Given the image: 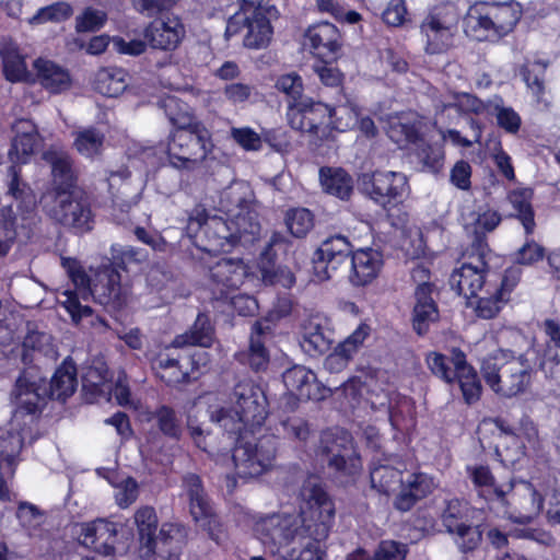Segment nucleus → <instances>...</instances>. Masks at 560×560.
<instances>
[{
    "mask_svg": "<svg viewBox=\"0 0 560 560\" xmlns=\"http://www.w3.org/2000/svg\"><path fill=\"white\" fill-rule=\"evenodd\" d=\"M226 301H230L233 311L240 316H254L258 311L257 300L247 294L233 293Z\"/></svg>",
    "mask_w": 560,
    "mask_h": 560,
    "instance_id": "obj_64",
    "label": "nucleus"
},
{
    "mask_svg": "<svg viewBox=\"0 0 560 560\" xmlns=\"http://www.w3.org/2000/svg\"><path fill=\"white\" fill-rule=\"evenodd\" d=\"M427 363L436 377L447 384H457L467 405H474L481 398L482 385L476 369L468 363L466 353L460 348H452L451 355L432 351L427 355Z\"/></svg>",
    "mask_w": 560,
    "mask_h": 560,
    "instance_id": "obj_8",
    "label": "nucleus"
},
{
    "mask_svg": "<svg viewBox=\"0 0 560 560\" xmlns=\"http://www.w3.org/2000/svg\"><path fill=\"white\" fill-rule=\"evenodd\" d=\"M350 258L349 280L355 287L370 284L377 278L383 267V255L373 248L352 250V245L346 236L335 235L325 240L312 257L313 275L318 281L332 277L338 268Z\"/></svg>",
    "mask_w": 560,
    "mask_h": 560,
    "instance_id": "obj_4",
    "label": "nucleus"
},
{
    "mask_svg": "<svg viewBox=\"0 0 560 560\" xmlns=\"http://www.w3.org/2000/svg\"><path fill=\"white\" fill-rule=\"evenodd\" d=\"M289 233L295 238H304L313 230L315 218L306 208H290L284 215Z\"/></svg>",
    "mask_w": 560,
    "mask_h": 560,
    "instance_id": "obj_43",
    "label": "nucleus"
},
{
    "mask_svg": "<svg viewBox=\"0 0 560 560\" xmlns=\"http://www.w3.org/2000/svg\"><path fill=\"white\" fill-rule=\"evenodd\" d=\"M471 506L464 499L453 498L445 502L441 520L450 534H454L462 527L470 524Z\"/></svg>",
    "mask_w": 560,
    "mask_h": 560,
    "instance_id": "obj_40",
    "label": "nucleus"
},
{
    "mask_svg": "<svg viewBox=\"0 0 560 560\" xmlns=\"http://www.w3.org/2000/svg\"><path fill=\"white\" fill-rule=\"evenodd\" d=\"M549 62L540 59L526 60L520 67V75L535 100L540 103L546 94V73Z\"/></svg>",
    "mask_w": 560,
    "mask_h": 560,
    "instance_id": "obj_39",
    "label": "nucleus"
},
{
    "mask_svg": "<svg viewBox=\"0 0 560 560\" xmlns=\"http://www.w3.org/2000/svg\"><path fill=\"white\" fill-rule=\"evenodd\" d=\"M464 31L468 37L478 42L498 39L489 1H476L468 8L464 18Z\"/></svg>",
    "mask_w": 560,
    "mask_h": 560,
    "instance_id": "obj_28",
    "label": "nucleus"
},
{
    "mask_svg": "<svg viewBox=\"0 0 560 560\" xmlns=\"http://www.w3.org/2000/svg\"><path fill=\"white\" fill-rule=\"evenodd\" d=\"M319 451L328 457V466L346 476H354L362 468L361 457L355 453L352 436L343 429H327L322 432Z\"/></svg>",
    "mask_w": 560,
    "mask_h": 560,
    "instance_id": "obj_14",
    "label": "nucleus"
},
{
    "mask_svg": "<svg viewBox=\"0 0 560 560\" xmlns=\"http://www.w3.org/2000/svg\"><path fill=\"white\" fill-rule=\"evenodd\" d=\"M33 68L36 81L50 94H61L72 86L70 71L52 60L39 57L34 61Z\"/></svg>",
    "mask_w": 560,
    "mask_h": 560,
    "instance_id": "obj_27",
    "label": "nucleus"
},
{
    "mask_svg": "<svg viewBox=\"0 0 560 560\" xmlns=\"http://www.w3.org/2000/svg\"><path fill=\"white\" fill-rule=\"evenodd\" d=\"M319 182L324 192L340 200L348 201L353 194V179L342 167L322 166Z\"/></svg>",
    "mask_w": 560,
    "mask_h": 560,
    "instance_id": "obj_33",
    "label": "nucleus"
},
{
    "mask_svg": "<svg viewBox=\"0 0 560 560\" xmlns=\"http://www.w3.org/2000/svg\"><path fill=\"white\" fill-rule=\"evenodd\" d=\"M183 487L189 499V509L194 521L208 533L212 540L219 544L223 533L222 524L209 502L200 476L197 474L186 475L183 479Z\"/></svg>",
    "mask_w": 560,
    "mask_h": 560,
    "instance_id": "obj_16",
    "label": "nucleus"
},
{
    "mask_svg": "<svg viewBox=\"0 0 560 560\" xmlns=\"http://www.w3.org/2000/svg\"><path fill=\"white\" fill-rule=\"evenodd\" d=\"M408 545L396 540H381L374 556L368 560H406Z\"/></svg>",
    "mask_w": 560,
    "mask_h": 560,
    "instance_id": "obj_53",
    "label": "nucleus"
},
{
    "mask_svg": "<svg viewBox=\"0 0 560 560\" xmlns=\"http://www.w3.org/2000/svg\"><path fill=\"white\" fill-rule=\"evenodd\" d=\"M209 268L210 290L217 301L225 302L252 275L242 258H221Z\"/></svg>",
    "mask_w": 560,
    "mask_h": 560,
    "instance_id": "obj_17",
    "label": "nucleus"
},
{
    "mask_svg": "<svg viewBox=\"0 0 560 560\" xmlns=\"http://www.w3.org/2000/svg\"><path fill=\"white\" fill-rule=\"evenodd\" d=\"M95 303L112 314L120 312L127 305V294L121 287V275L114 267H101L90 289Z\"/></svg>",
    "mask_w": 560,
    "mask_h": 560,
    "instance_id": "obj_21",
    "label": "nucleus"
},
{
    "mask_svg": "<svg viewBox=\"0 0 560 560\" xmlns=\"http://www.w3.org/2000/svg\"><path fill=\"white\" fill-rule=\"evenodd\" d=\"M471 172V166L467 161H457L451 170V183L460 190L470 189Z\"/></svg>",
    "mask_w": 560,
    "mask_h": 560,
    "instance_id": "obj_63",
    "label": "nucleus"
},
{
    "mask_svg": "<svg viewBox=\"0 0 560 560\" xmlns=\"http://www.w3.org/2000/svg\"><path fill=\"white\" fill-rule=\"evenodd\" d=\"M276 89L285 94L289 103H299L306 96L303 94L304 85L300 74L292 72L280 75L276 81Z\"/></svg>",
    "mask_w": 560,
    "mask_h": 560,
    "instance_id": "obj_51",
    "label": "nucleus"
},
{
    "mask_svg": "<svg viewBox=\"0 0 560 560\" xmlns=\"http://www.w3.org/2000/svg\"><path fill=\"white\" fill-rule=\"evenodd\" d=\"M3 74L4 78L12 83L22 81L26 74V65L24 59L19 55L4 56Z\"/></svg>",
    "mask_w": 560,
    "mask_h": 560,
    "instance_id": "obj_59",
    "label": "nucleus"
},
{
    "mask_svg": "<svg viewBox=\"0 0 560 560\" xmlns=\"http://www.w3.org/2000/svg\"><path fill=\"white\" fill-rule=\"evenodd\" d=\"M241 221L244 218L237 215V228L232 231L228 221L218 215L211 217L205 205L197 203L188 214L186 232L198 252L214 257L235 247L243 233L254 234L259 230L257 222H249V228H246Z\"/></svg>",
    "mask_w": 560,
    "mask_h": 560,
    "instance_id": "obj_5",
    "label": "nucleus"
},
{
    "mask_svg": "<svg viewBox=\"0 0 560 560\" xmlns=\"http://www.w3.org/2000/svg\"><path fill=\"white\" fill-rule=\"evenodd\" d=\"M38 144V132L33 126L31 130L18 132L9 150L10 160L13 165L9 167L11 180L9 184V194L18 201V209L22 214L31 213L35 210L37 201L36 196L28 184L21 179V170L16 164H25L34 154Z\"/></svg>",
    "mask_w": 560,
    "mask_h": 560,
    "instance_id": "obj_11",
    "label": "nucleus"
},
{
    "mask_svg": "<svg viewBox=\"0 0 560 560\" xmlns=\"http://www.w3.org/2000/svg\"><path fill=\"white\" fill-rule=\"evenodd\" d=\"M289 240L279 231L272 232L266 247L260 254V258L264 262L273 266L277 260V250H285L289 246Z\"/></svg>",
    "mask_w": 560,
    "mask_h": 560,
    "instance_id": "obj_62",
    "label": "nucleus"
},
{
    "mask_svg": "<svg viewBox=\"0 0 560 560\" xmlns=\"http://www.w3.org/2000/svg\"><path fill=\"white\" fill-rule=\"evenodd\" d=\"M332 63L316 60L313 70L325 86L342 88L345 75L337 67H332Z\"/></svg>",
    "mask_w": 560,
    "mask_h": 560,
    "instance_id": "obj_54",
    "label": "nucleus"
},
{
    "mask_svg": "<svg viewBox=\"0 0 560 560\" xmlns=\"http://www.w3.org/2000/svg\"><path fill=\"white\" fill-rule=\"evenodd\" d=\"M164 113L172 125V129L191 127L197 118L192 107L176 96H167L162 101Z\"/></svg>",
    "mask_w": 560,
    "mask_h": 560,
    "instance_id": "obj_41",
    "label": "nucleus"
},
{
    "mask_svg": "<svg viewBox=\"0 0 560 560\" xmlns=\"http://www.w3.org/2000/svg\"><path fill=\"white\" fill-rule=\"evenodd\" d=\"M287 389L302 400L319 401L326 397L328 389L323 386L311 370L303 365H294L282 375Z\"/></svg>",
    "mask_w": 560,
    "mask_h": 560,
    "instance_id": "obj_24",
    "label": "nucleus"
},
{
    "mask_svg": "<svg viewBox=\"0 0 560 560\" xmlns=\"http://www.w3.org/2000/svg\"><path fill=\"white\" fill-rule=\"evenodd\" d=\"M127 77L128 73L122 68H101L95 74L94 89L106 97H117L121 95L128 86Z\"/></svg>",
    "mask_w": 560,
    "mask_h": 560,
    "instance_id": "obj_38",
    "label": "nucleus"
},
{
    "mask_svg": "<svg viewBox=\"0 0 560 560\" xmlns=\"http://www.w3.org/2000/svg\"><path fill=\"white\" fill-rule=\"evenodd\" d=\"M361 185L362 191L374 203L389 213L404 202V196L408 189V179L400 172L376 170L371 174H364Z\"/></svg>",
    "mask_w": 560,
    "mask_h": 560,
    "instance_id": "obj_13",
    "label": "nucleus"
},
{
    "mask_svg": "<svg viewBox=\"0 0 560 560\" xmlns=\"http://www.w3.org/2000/svg\"><path fill=\"white\" fill-rule=\"evenodd\" d=\"M78 385L77 366L70 358L55 371L49 384V397L60 401L73 395Z\"/></svg>",
    "mask_w": 560,
    "mask_h": 560,
    "instance_id": "obj_36",
    "label": "nucleus"
},
{
    "mask_svg": "<svg viewBox=\"0 0 560 560\" xmlns=\"http://www.w3.org/2000/svg\"><path fill=\"white\" fill-rule=\"evenodd\" d=\"M43 211L54 221L71 229L75 234H84L94 228V213L89 197L82 191H73L39 201Z\"/></svg>",
    "mask_w": 560,
    "mask_h": 560,
    "instance_id": "obj_12",
    "label": "nucleus"
},
{
    "mask_svg": "<svg viewBox=\"0 0 560 560\" xmlns=\"http://www.w3.org/2000/svg\"><path fill=\"white\" fill-rule=\"evenodd\" d=\"M214 148L212 133L202 121L191 127L171 129L166 154L170 164L177 170H195Z\"/></svg>",
    "mask_w": 560,
    "mask_h": 560,
    "instance_id": "obj_9",
    "label": "nucleus"
},
{
    "mask_svg": "<svg viewBox=\"0 0 560 560\" xmlns=\"http://www.w3.org/2000/svg\"><path fill=\"white\" fill-rule=\"evenodd\" d=\"M155 377L168 387H178L198 378L199 363L190 353L173 339L171 343L151 351L149 357Z\"/></svg>",
    "mask_w": 560,
    "mask_h": 560,
    "instance_id": "obj_10",
    "label": "nucleus"
},
{
    "mask_svg": "<svg viewBox=\"0 0 560 560\" xmlns=\"http://www.w3.org/2000/svg\"><path fill=\"white\" fill-rule=\"evenodd\" d=\"M329 118L327 120L329 137L334 131L345 132L357 127L358 116H360V108L357 105L351 103L336 106L329 105Z\"/></svg>",
    "mask_w": 560,
    "mask_h": 560,
    "instance_id": "obj_42",
    "label": "nucleus"
},
{
    "mask_svg": "<svg viewBox=\"0 0 560 560\" xmlns=\"http://www.w3.org/2000/svg\"><path fill=\"white\" fill-rule=\"evenodd\" d=\"M51 175L52 187L43 194L39 201H49L51 198L77 191V177L67 156H56L51 160Z\"/></svg>",
    "mask_w": 560,
    "mask_h": 560,
    "instance_id": "obj_31",
    "label": "nucleus"
},
{
    "mask_svg": "<svg viewBox=\"0 0 560 560\" xmlns=\"http://www.w3.org/2000/svg\"><path fill=\"white\" fill-rule=\"evenodd\" d=\"M232 138L246 151H258L261 149L262 139L249 127L232 128Z\"/></svg>",
    "mask_w": 560,
    "mask_h": 560,
    "instance_id": "obj_57",
    "label": "nucleus"
},
{
    "mask_svg": "<svg viewBox=\"0 0 560 560\" xmlns=\"http://www.w3.org/2000/svg\"><path fill=\"white\" fill-rule=\"evenodd\" d=\"M118 537V524L105 518L82 523L78 535L85 548L104 557L114 556Z\"/></svg>",
    "mask_w": 560,
    "mask_h": 560,
    "instance_id": "obj_22",
    "label": "nucleus"
},
{
    "mask_svg": "<svg viewBox=\"0 0 560 560\" xmlns=\"http://www.w3.org/2000/svg\"><path fill=\"white\" fill-rule=\"evenodd\" d=\"M534 191L530 188H518L509 195L515 213L513 214L524 228L525 235L530 236L536 229L535 210L532 205Z\"/></svg>",
    "mask_w": 560,
    "mask_h": 560,
    "instance_id": "obj_37",
    "label": "nucleus"
},
{
    "mask_svg": "<svg viewBox=\"0 0 560 560\" xmlns=\"http://www.w3.org/2000/svg\"><path fill=\"white\" fill-rule=\"evenodd\" d=\"M456 27L447 23L439 13H429L420 24V33L425 37L424 50L430 55L446 52L454 42Z\"/></svg>",
    "mask_w": 560,
    "mask_h": 560,
    "instance_id": "obj_23",
    "label": "nucleus"
},
{
    "mask_svg": "<svg viewBox=\"0 0 560 560\" xmlns=\"http://www.w3.org/2000/svg\"><path fill=\"white\" fill-rule=\"evenodd\" d=\"M373 489L385 495L394 494L393 506L405 513L434 490L433 478L423 471H413L404 478V471L390 465H377L370 470Z\"/></svg>",
    "mask_w": 560,
    "mask_h": 560,
    "instance_id": "obj_6",
    "label": "nucleus"
},
{
    "mask_svg": "<svg viewBox=\"0 0 560 560\" xmlns=\"http://www.w3.org/2000/svg\"><path fill=\"white\" fill-rule=\"evenodd\" d=\"M105 136L95 127H89L77 132L73 145L75 150L86 158L101 154Z\"/></svg>",
    "mask_w": 560,
    "mask_h": 560,
    "instance_id": "obj_45",
    "label": "nucleus"
},
{
    "mask_svg": "<svg viewBox=\"0 0 560 560\" xmlns=\"http://www.w3.org/2000/svg\"><path fill=\"white\" fill-rule=\"evenodd\" d=\"M16 236V215L12 206H4L0 208V257L9 254Z\"/></svg>",
    "mask_w": 560,
    "mask_h": 560,
    "instance_id": "obj_47",
    "label": "nucleus"
},
{
    "mask_svg": "<svg viewBox=\"0 0 560 560\" xmlns=\"http://www.w3.org/2000/svg\"><path fill=\"white\" fill-rule=\"evenodd\" d=\"M214 338L215 328L209 315L205 312H199L189 329L176 335L174 340L176 345H180L184 348L188 346L209 348L213 345Z\"/></svg>",
    "mask_w": 560,
    "mask_h": 560,
    "instance_id": "obj_35",
    "label": "nucleus"
},
{
    "mask_svg": "<svg viewBox=\"0 0 560 560\" xmlns=\"http://www.w3.org/2000/svg\"><path fill=\"white\" fill-rule=\"evenodd\" d=\"M480 371L486 384L505 398L525 393L532 384L533 369L527 361L505 360L501 350L485 358Z\"/></svg>",
    "mask_w": 560,
    "mask_h": 560,
    "instance_id": "obj_7",
    "label": "nucleus"
},
{
    "mask_svg": "<svg viewBox=\"0 0 560 560\" xmlns=\"http://www.w3.org/2000/svg\"><path fill=\"white\" fill-rule=\"evenodd\" d=\"M72 7L63 1L43 7L28 20L31 25H40L47 22L60 23L71 18Z\"/></svg>",
    "mask_w": 560,
    "mask_h": 560,
    "instance_id": "obj_49",
    "label": "nucleus"
},
{
    "mask_svg": "<svg viewBox=\"0 0 560 560\" xmlns=\"http://www.w3.org/2000/svg\"><path fill=\"white\" fill-rule=\"evenodd\" d=\"M413 299L411 327L418 337H424L429 334L431 325L440 320L439 305L433 299V293H428L423 289L413 291Z\"/></svg>",
    "mask_w": 560,
    "mask_h": 560,
    "instance_id": "obj_29",
    "label": "nucleus"
},
{
    "mask_svg": "<svg viewBox=\"0 0 560 560\" xmlns=\"http://www.w3.org/2000/svg\"><path fill=\"white\" fill-rule=\"evenodd\" d=\"M246 30L244 46L252 49L265 48L269 45L273 28L268 16L256 18L249 12L240 11L229 18L224 36L226 39Z\"/></svg>",
    "mask_w": 560,
    "mask_h": 560,
    "instance_id": "obj_19",
    "label": "nucleus"
},
{
    "mask_svg": "<svg viewBox=\"0 0 560 560\" xmlns=\"http://www.w3.org/2000/svg\"><path fill=\"white\" fill-rule=\"evenodd\" d=\"M138 534V553L140 560H150L156 549V530L159 525L155 509L149 505L139 508L135 515Z\"/></svg>",
    "mask_w": 560,
    "mask_h": 560,
    "instance_id": "obj_25",
    "label": "nucleus"
},
{
    "mask_svg": "<svg viewBox=\"0 0 560 560\" xmlns=\"http://www.w3.org/2000/svg\"><path fill=\"white\" fill-rule=\"evenodd\" d=\"M526 236V241L523 246L516 252L515 261L516 266L520 265H533L541 260L545 256V248L540 244L536 243L532 235Z\"/></svg>",
    "mask_w": 560,
    "mask_h": 560,
    "instance_id": "obj_55",
    "label": "nucleus"
},
{
    "mask_svg": "<svg viewBox=\"0 0 560 560\" xmlns=\"http://www.w3.org/2000/svg\"><path fill=\"white\" fill-rule=\"evenodd\" d=\"M458 103L445 105L444 108L455 107L465 114L481 115L488 109V105L475 94L462 93L457 95Z\"/></svg>",
    "mask_w": 560,
    "mask_h": 560,
    "instance_id": "obj_56",
    "label": "nucleus"
},
{
    "mask_svg": "<svg viewBox=\"0 0 560 560\" xmlns=\"http://www.w3.org/2000/svg\"><path fill=\"white\" fill-rule=\"evenodd\" d=\"M105 12L86 8L75 18V31L78 33L95 32L101 30L106 23Z\"/></svg>",
    "mask_w": 560,
    "mask_h": 560,
    "instance_id": "obj_52",
    "label": "nucleus"
},
{
    "mask_svg": "<svg viewBox=\"0 0 560 560\" xmlns=\"http://www.w3.org/2000/svg\"><path fill=\"white\" fill-rule=\"evenodd\" d=\"M159 431L166 438L178 441L182 436V424L176 411L167 406H159L152 413Z\"/></svg>",
    "mask_w": 560,
    "mask_h": 560,
    "instance_id": "obj_46",
    "label": "nucleus"
},
{
    "mask_svg": "<svg viewBox=\"0 0 560 560\" xmlns=\"http://www.w3.org/2000/svg\"><path fill=\"white\" fill-rule=\"evenodd\" d=\"M495 109L498 126L508 133H517L522 125L521 116L512 107L495 106Z\"/></svg>",
    "mask_w": 560,
    "mask_h": 560,
    "instance_id": "obj_58",
    "label": "nucleus"
},
{
    "mask_svg": "<svg viewBox=\"0 0 560 560\" xmlns=\"http://www.w3.org/2000/svg\"><path fill=\"white\" fill-rule=\"evenodd\" d=\"M464 262L454 269L450 283L465 299H476L475 314L482 319L495 318L511 301L523 270L510 266L502 271L503 258L489 246L480 233L463 253Z\"/></svg>",
    "mask_w": 560,
    "mask_h": 560,
    "instance_id": "obj_2",
    "label": "nucleus"
},
{
    "mask_svg": "<svg viewBox=\"0 0 560 560\" xmlns=\"http://www.w3.org/2000/svg\"><path fill=\"white\" fill-rule=\"evenodd\" d=\"M387 135L400 148L423 142V136L416 122L392 121Z\"/></svg>",
    "mask_w": 560,
    "mask_h": 560,
    "instance_id": "obj_48",
    "label": "nucleus"
},
{
    "mask_svg": "<svg viewBox=\"0 0 560 560\" xmlns=\"http://www.w3.org/2000/svg\"><path fill=\"white\" fill-rule=\"evenodd\" d=\"M512 440L515 444L513 460L537 454L541 446L538 428L527 415L520 419Z\"/></svg>",
    "mask_w": 560,
    "mask_h": 560,
    "instance_id": "obj_32",
    "label": "nucleus"
},
{
    "mask_svg": "<svg viewBox=\"0 0 560 560\" xmlns=\"http://www.w3.org/2000/svg\"><path fill=\"white\" fill-rule=\"evenodd\" d=\"M497 38L500 39L514 31L523 16V7L520 2L511 0L504 2H489Z\"/></svg>",
    "mask_w": 560,
    "mask_h": 560,
    "instance_id": "obj_34",
    "label": "nucleus"
},
{
    "mask_svg": "<svg viewBox=\"0 0 560 560\" xmlns=\"http://www.w3.org/2000/svg\"><path fill=\"white\" fill-rule=\"evenodd\" d=\"M187 529L176 523H164L156 536V549L153 557L160 560H179L187 545Z\"/></svg>",
    "mask_w": 560,
    "mask_h": 560,
    "instance_id": "obj_30",
    "label": "nucleus"
},
{
    "mask_svg": "<svg viewBox=\"0 0 560 560\" xmlns=\"http://www.w3.org/2000/svg\"><path fill=\"white\" fill-rule=\"evenodd\" d=\"M407 13L405 0H389L382 19L388 26L398 27L405 23Z\"/></svg>",
    "mask_w": 560,
    "mask_h": 560,
    "instance_id": "obj_60",
    "label": "nucleus"
},
{
    "mask_svg": "<svg viewBox=\"0 0 560 560\" xmlns=\"http://www.w3.org/2000/svg\"><path fill=\"white\" fill-rule=\"evenodd\" d=\"M269 331V326H264L261 320H256L252 326L248 349L236 354L237 361L248 365L254 372L266 371L270 362V353L265 345V336Z\"/></svg>",
    "mask_w": 560,
    "mask_h": 560,
    "instance_id": "obj_26",
    "label": "nucleus"
},
{
    "mask_svg": "<svg viewBox=\"0 0 560 560\" xmlns=\"http://www.w3.org/2000/svg\"><path fill=\"white\" fill-rule=\"evenodd\" d=\"M370 332L371 327L366 323H361L350 336L337 346V355L341 357L346 361L352 359L353 354L370 336Z\"/></svg>",
    "mask_w": 560,
    "mask_h": 560,
    "instance_id": "obj_50",
    "label": "nucleus"
},
{
    "mask_svg": "<svg viewBox=\"0 0 560 560\" xmlns=\"http://www.w3.org/2000/svg\"><path fill=\"white\" fill-rule=\"evenodd\" d=\"M455 534L457 535V544L464 552L475 550L482 539L481 530L478 526H472L471 523L462 527Z\"/></svg>",
    "mask_w": 560,
    "mask_h": 560,
    "instance_id": "obj_61",
    "label": "nucleus"
},
{
    "mask_svg": "<svg viewBox=\"0 0 560 560\" xmlns=\"http://www.w3.org/2000/svg\"><path fill=\"white\" fill-rule=\"evenodd\" d=\"M299 513H273L255 521L253 532L278 560H324L335 521V503L325 487L307 480Z\"/></svg>",
    "mask_w": 560,
    "mask_h": 560,
    "instance_id": "obj_1",
    "label": "nucleus"
},
{
    "mask_svg": "<svg viewBox=\"0 0 560 560\" xmlns=\"http://www.w3.org/2000/svg\"><path fill=\"white\" fill-rule=\"evenodd\" d=\"M233 410L237 420L228 417L219 419L230 439L235 440L233 462L235 475L241 479L261 476L271 466L276 458L277 447L273 436H264L254 445L242 444L247 432L254 433L259 429L268 416V399L258 383L252 378L240 380L233 388Z\"/></svg>",
    "mask_w": 560,
    "mask_h": 560,
    "instance_id": "obj_3",
    "label": "nucleus"
},
{
    "mask_svg": "<svg viewBox=\"0 0 560 560\" xmlns=\"http://www.w3.org/2000/svg\"><path fill=\"white\" fill-rule=\"evenodd\" d=\"M329 104L306 96L299 103H289L287 119L292 129L324 141L329 138Z\"/></svg>",
    "mask_w": 560,
    "mask_h": 560,
    "instance_id": "obj_15",
    "label": "nucleus"
},
{
    "mask_svg": "<svg viewBox=\"0 0 560 560\" xmlns=\"http://www.w3.org/2000/svg\"><path fill=\"white\" fill-rule=\"evenodd\" d=\"M142 34L152 49L174 51L184 40L186 27L178 15L165 12L150 21Z\"/></svg>",
    "mask_w": 560,
    "mask_h": 560,
    "instance_id": "obj_18",
    "label": "nucleus"
},
{
    "mask_svg": "<svg viewBox=\"0 0 560 560\" xmlns=\"http://www.w3.org/2000/svg\"><path fill=\"white\" fill-rule=\"evenodd\" d=\"M305 45L318 61L337 62L342 54L343 40L339 28L323 21L307 27L304 34Z\"/></svg>",
    "mask_w": 560,
    "mask_h": 560,
    "instance_id": "obj_20",
    "label": "nucleus"
},
{
    "mask_svg": "<svg viewBox=\"0 0 560 560\" xmlns=\"http://www.w3.org/2000/svg\"><path fill=\"white\" fill-rule=\"evenodd\" d=\"M301 347L310 357H319L330 350L331 341L319 324H310L305 327Z\"/></svg>",
    "mask_w": 560,
    "mask_h": 560,
    "instance_id": "obj_44",
    "label": "nucleus"
}]
</instances>
